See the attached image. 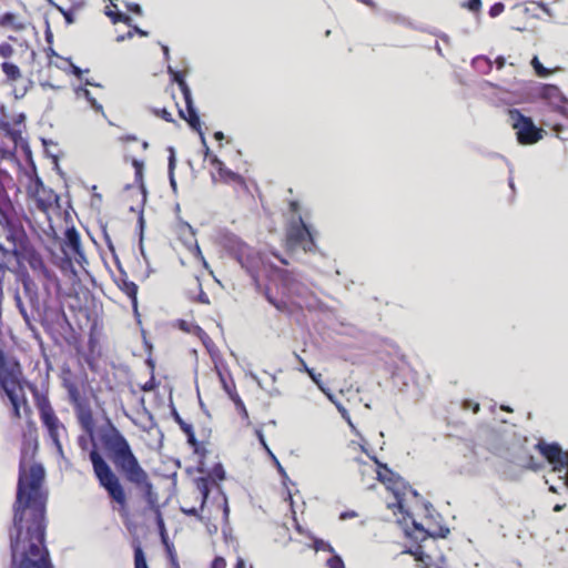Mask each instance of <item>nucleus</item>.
<instances>
[{
	"label": "nucleus",
	"instance_id": "f257e3e1",
	"mask_svg": "<svg viewBox=\"0 0 568 568\" xmlns=\"http://www.w3.org/2000/svg\"><path fill=\"white\" fill-rule=\"evenodd\" d=\"M44 466H19L12 526L9 529L10 568H54L45 544L48 491L43 489Z\"/></svg>",
	"mask_w": 568,
	"mask_h": 568
},
{
	"label": "nucleus",
	"instance_id": "c756f323",
	"mask_svg": "<svg viewBox=\"0 0 568 568\" xmlns=\"http://www.w3.org/2000/svg\"><path fill=\"white\" fill-rule=\"evenodd\" d=\"M384 17H385V20L388 22L402 24V26H405V27H408L410 29L418 30V31H425V29L423 27L416 26L407 17H405L400 13H397L394 11H386L384 13Z\"/></svg>",
	"mask_w": 568,
	"mask_h": 568
},
{
	"label": "nucleus",
	"instance_id": "bf43d9fd",
	"mask_svg": "<svg viewBox=\"0 0 568 568\" xmlns=\"http://www.w3.org/2000/svg\"><path fill=\"white\" fill-rule=\"evenodd\" d=\"M505 10V4L503 2H496L489 8V16L491 18L498 17Z\"/></svg>",
	"mask_w": 568,
	"mask_h": 568
},
{
	"label": "nucleus",
	"instance_id": "a18cd8bd",
	"mask_svg": "<svg viewBox=\"0 0 568 568\" xmlns=\"http://www.w3.org/2000/svg\"><path fill=\"white\" fill-rule=\"evenodd\" d=\"M530 64L538 77L545 78L549 74L548 69L544 67V64L539 61L537 55L532 57Z\"/></svg>",
	"mask_w": 568,
	"mask_h": 568
},
{
	"label": "nucleus",
	"instance_id": "5701e85b",
	"mask_svg": "<svg viewBox=\"0 0 568 568\" xmlns=\"http://www.w3.org/2000/svg\"><path fill=\"white\" fill-rule=\"evenodd\" d=\"M171 416L173 420L180 426L181 430L186 436V443L187 444H197V438L193 428V425L190 423H186L181 415L179 414L178 409L174 407V405L171 406Z\"/></svg>",
	"mask_w": 568,
	"mask_h": 568
},
{
	"label": "nucleus",
	"instance_id": "338daca9",
	"mask_svg": "<svg viewBox=\"0 0 568 568\" xmlns=\"http://www.w3.org/2000/svg\"><path fill=\"white\" fill-rule=\"evenodd\" d=\"M265 297L267 300V302L270 304H272L275 308H277L278 311H283L285 308V303L283 302H278L276 298H274L272 295H270L268 293L265 294Z\"/></svg>",
	"mask_w": 568,
	"mask_h": 568
},
{
	"label": "nucleus",
	"instance_id": "5fc2aeb1",
	"mask_svg": "<svg viewBox=\"0 0 568 568\" xmlns=\"http://www.w3.org/2000/svg\"><path fill=\"white\" fill-rule=\"evenodd\" d=\"M337 410L339 412L343 419L351 426V428L355 432L356 435H358V432L356 430L354 424L352 423L351 415L348 410L344 407V405H337Z\"/></svg>",
	"mask_w": 568,
	"mask_h": 568
},
{
	"label": "nucleus",
	"instance_id": "423d86ee",
	"mask_svg": "<svg viewBox=\"0 0 568 568\" xmlns=\"http://www.w3.org/2000/svg\"><path fill=\"white\" fill-rule=\"evenodd\" d=\"M535 448L539 454L552 466L555 473H562L559 478L564 481V485L568 488V450H564L559 443L551 442L547 443L544 439H539L535 445Z\"/></svg>",
	"mask_w": 568,
	"mask_h": 568
},
{
	"label": "nucleus",
	"instance_id": "f8f14e48",
	"mask_svg": "<svg viewBox=\"0 0 568 568\" xmlns=\"http://www.w3.org/2000/svg\"><path fill=\"white\" fill-rule=\"evenodd\" d=\"M371 459L378 467L377 479L390 487H405L407 481L397 473L393 471L387 464L382 463L376 456H372Z\"/></svg>",
	"mask_w": 568,
	"mask_h": 568
},
{
	"label": "nucleus",
	"instance_id": "a211bd4d",
	"mask_svg": "<svg viewBox=\"0 0 568 568\" xmlns=\"http://www.w3.org/2000/svg\"><path fill=\"white\" fill-rule=\"evenodd\" d=\"M118 287L130 298L132 304V310L136 317L140 316L138 308V291L139 286L130 281L125 274V272L121 271V276L116 281Z\"/></svg>",
	"mask_w": 568,
	"mask_h": 568
},
{
	"label": "nucleus",
	"instance_id": "412c9836",
	"mask_svg": "<svg viewBox=\"0 0 568 568\" xmlns=\"http://www.w3.org/2000/svg\"><path fill=\"white\" fill-rule=\"evenodd\" d=\"M255 434H256V437L258 439V443L261 444V446L264 448V450L267 453V455L271 457V459L273 460L274 465L276 466V469H277L278 474L282 477L283 485L286 486V483L290 481L287 473L284 469V467L281 465V463L277 459V457L273 454V452L271 450L270 446L267 445V442L265 439L263 430L262 429H256Z\"/></svg>",
	"mask_w": 568,
	"mask_h": 568
},
{
	"label": "nucleus",
	"instance_id": "2f4dec72",
	"mask_svg": "<svg viewBox=\"0 0 568 568\" xmlns=\"http://www.w3.org/2000/svg\"><path fill=\"white\" fill-rule=\"evenodd\" d=\"M132 166L134 168L135 182L139 184L140 191L143 195V201H145L148 191L143 181L144 162L142 160L133 159Z\"/></svg>",
	"mask_w": 568,
	"mask_h": 568
},
{
	"label": "nucleus",
	"instance_id": "f3484780",
	"mask_svg": "<svg viewBox=\"0 0 568 568\" xmlns=\"http://www.w3.org/2000/svg\"><path fill=\"white\" fill-rule=\"evenodd\" d=\"M75 416L81 428L89 435L93 436L95 430V423L90 403H85L74 408Z\"/></svg>",
	"mask_w": 568,
	"mask_h": 568
},
{
	"label": "nucleus",
	"instance_id": "7ed1b4c3",
	"mask_svg": "<svg viewBox=\"0 0 568 568\" xmlns=\"http://www.w3.org/2000/svg\"><path fill=\"white\" fill-rule=\"evenodd\" d=\"M89 458L99 485L108 493L109 497L113 501L120 505L121 508H126L128 500L124 488L119 477L114 474L111 466L106 463L95 446L89 453Z\"/></svg>",
	"mask_w": 568,
	"mask_h": 568
},
{
	"label": "nucleus",
	"instance_id": "79ce46f5",
	"mask_svg": "<svg viewBox=\"0 0 568 568\" xmlns=\"http://www.w3.org/2000/svg\"><path fill=\"white\" fill-rule=\"evenodd\" d=\"M105 14L111 19V21L113 23L123 22V23L128 24L129 27H131L132 18L124 12H121V11L115 12V11L108 9L105 11Z\"/></svg>",
	"mask_w": 568,
	"mask_h": 568
},
{
	"label": "nucleus",
	"instance_id": "7c9ffc66",
	"mask_svg": "<svg viewBox=\"0 0 568 568\" xmlns=\"http://www.w3.org/2000/svg\"><path fill=\"white\" fill-rule=\"evenodd\" d=\"M169 158H168V175H169V182H170V186L172 189V192L174 194H178V183H176V180H175V174H174V171H175V168H176V155H175V150L173 146H169Z\"/></svg>",
	"mask_w": 568,
	"mask_h": 568
},
{
	"label": "nucleus",
	"instance_id": "c03bdc74",
	"mask_svg": "<svg viewBox=\"0 0 568 568\" xmlns=\"http://www.w3.org/2000/svg\"><path fill=\"white\" fill-rule=\"evenodd\" d=\"M389 489L394 493V496L396 498V504H394V507H396L400 514L406 516L407 510L404 507V497H403L404 493L399 491V487H390L389 486Z\"/></svg>",
	"mask_w": 568,
	"mask_h": 568
},
{
	"label": "nucleus",
	"instance_id": "4be33fe9",
	"mask_svg": "<svg viewBox=\"0 0 568 568\" xmlns=\"http://www.w3.org/2000/svg\"><path fill=\"white\" fill-rule=\"evenodd\" d=\"M132 484L136 486H142L144 488V498L148 503V506L151 510H155L160 508V505L158 504V494L153 489L152 483L149 480L148 473L145 471V476L140 481H131Z\"/></svg>",
	"mask_w": 568,
	"mask_h": 568
},
{
	"label": "nucleus",
	"instance_id": "473e14b6",
	"mask_svg": "<svg viewBox=\"0 0 568 568\" xmlns=\"http://www.w3.org/2000/svg\"><path fill=\"white\" fill-rule=\"evenodd\" d=\"M0 26L2 28L11 27L16 31H21L26 28L23 22L18 21L17 16L13 12H4L0 18Z\"/></svg>",
	"mask_w": 568,
	"mask_h": 568
},
{
	"label": "nucleus",
	"instance_id": "c9c22d12",
	"mask_svg": "<svg viewBox=\"0 0 568 568\" xmlns=\"http://www.w3.org/2000/svg\"><path fill=\"white\" fill-rule=\"evenodd\" d=\"M307 537L313 540L312 547L314 548L315 551L323 550L334 554L335 549L328 541L316 537L315 535H313L312 531H307Z\"/></svg>",
	"mask_w": 568,
	"mask_h": 568
},
{
	"label": "nucleus",
	"instance_id": "e2e57ef3",
	"mask_svg": "<svg viewBox=\"0 0 568 568\" xmlns=\"http://www.w3.org/2000/svg\"><path fill=\"white\" fill-rule=\"evenodd\" d=\"M165 549H166V552H168V556H169V558H170L171 564H172L175 568H180V566H179V561H178V557H176V554H175V550H174V546H173V545H170V546H168Z\"/></svg>",
	"mask_w": 568,
	"mask_h": 568
},
{
	"label": "nucleus",
	"instance_id": "f704fd0d",
	"mask_svg": "<svg viewBox=\"0 0 568 568\" xmlns=\"http://www.w3.org/2000/svg\"><path fill=\"white\" fill-rule=\"evenodd\" d=\"M295 356L301 364L300 371L306 373L318 388L320 385L323 384L322 375L316 373L314 368L308 367L306 362L300 355L295 354Z\"/></svg>",
	"mask_w": 568,
	"mask_h": 568
},
{
	"label": "nucleus",
	"instance_id": "4468645a",
	"mask_svg": "<svg viewBox=\"0 0 568 568\" xmlns=\"http://www.w3.org/2000/svg\"><path fill=\"white\" fill-rule=\"evenodd\" d=\"M23 250L22 257L27 260L28 264L33 271H39L45 278H51V271L47 267L42 256L31 245L21 243Z\"/></svg>",
	"mask_w": 568,
	"mask_h": 568
},
{
	"label": "nucleus",
	"instance_id": "2eb2a0df",
	"mask_svg": "<svg viewBox=\"0 0 568 568\" xmlns=\"http://www.w3.org/2000/svg\"><path fill=\"white\" fill-rule=\"evenodd\" d=\"M184 102H185V111H183L182 109H179L180 118L183 119L184 121H186L190 129L195 131L196 133H199L200 131H203L200 114L194 104L193 97L190 95L189 98H184Z\"/></svg>",
	"mask_w": 568,
	"mask_h": 568
},
{
	"label": "nucleus",
	"instance_id": "37998d69",
	"mask_svg": "<svg viewBox=\"0 0 568 568\" xmlns=\"http://www.w3.org/2000/svg\"><path fill=\"white\" fill-rule=\"evenodd\" d=\"M229 398L233 402V404H234V406H235L236 410H237V412H239V414L242 416V418H244V419H248V413H247V409H246V407H245L244 402H243V400H242V398L240 397V395H239L237 393H234V394H231V397H229Z\"/></svg>",
	"mask_w": 568,
	"mask_h": 568
},
{
	"label": "nucleus",
	"instance_id": "72a5a7b5",
	"mask_svg": "<svg viewBox=\"0 0 568 568\" xmlns=\"http://www.w3.org/2000/svg\"><path fill=\"white\" fill-rule=\"evenodd\" d=\"M134 568H149L146 556L139 540L133 542Z\"/></svg>",
	"mask_w": 568,
	"mask_h": 568
},
{
	"label": "nucleus",
	"instance_id": "1a4fd4ad",
	"mask_svg": "<svg viewBox=\"0 0 568 568\" xmlns=\"http://www.w3.org/2000/svg\"><path fill=\"white\" fill-rule=\"evenodd\" d=\"M21 375V366L19 362L8 365L4 355H0V387L6 392L8 388H14Z\"/></svg>",
	"mask_w": 568,
	"mask_h": 568
},
{
	"label": "nucleus",
	"instance_id": "39448f33",
	"mask_svg": "<svg viewBox=\"0 0 568 568\" xmlns=\"http://www.w3.org/2000/svg\"><path fill=\"white\" fill-rule=\"evenodd\" d=\"M508 116L519 144L531 145L542 139L544 130L535 124L532 118L515 108L508 110Z\"/></svg>",
	"mask_w": 568,
	"mask_h": 568
},
{
	"label": "nucleus",
	"instance_id": "0e129e2a",
	"mask_svg": "<svg viewBox=\"0 0 568 568\" xmlns=\"http://www.w3.org/2000/svg\"><path fill=\"white\" fill-rule=\"evenodd\" d=\"M192 448H193V453L195 455H199L201 456V458H204V456L206 455L207 450L206 448L202 445V443H200L197 440V444H189Z\"/></svg>",
	"mask_w": 568,
	"mask_h": 568
},
{
	"label": "nucleus",
	"instance_id": "bb28decb",
	"mask_svg": "<svg viewBox=\"0 0 568 568\" xmlns=\"http://www.w3.org/2000/svg\"><path fill=\"white\" fill-rule=\"evenodd\" d=\"M194 483L196 485V488L201 493V504L200 509L203 510L206 506V503L210 498V494L213 487V483L209 477H197L194 479Z\"/></svg>",
	"mask_w": 568,
	"mask_h": 568
},
{
	"label": "nucleus",
	"instance_id": "9b49d317",
	"mask_svg": "<svg viewBox=\"0 0 568 568\" xmlns=\"http://www.w3.org/2000/svg\"><path fill=\"white\" fill-rule=\"evenodd\" d=\"M81 246L80 233L74 226H68L64 231V237L61 245V251L64 255V262L72 267V253H79Z\"/></svg>",
	"mask_w": 568,
	"mask_h": 568
},
{
	"label": "nucleus",
	"instance_id": "6e6d98bb",
	"mask_svg": "<svg viewBox=\"0 0 568 568\" xmlns=\"http://www.w3.org/2000/svg\"><path fill=\"white\" fill-rule=\"evenodd\" d=\"M450 530L447 526L442 525L438 527V530L430 531L429 538L437 539V538H447Z\"/></svg>",
	"mask_w": 568,
	"mask_h": 568
},
{
	"label": "nucleus",
	"instance_id": "3c124183",
	"mask_svg": "<svg viewBox=\"0 0 568 568\" xmlns=\"http://www.w3.org/2000/svg\"><path fill=\"white\" fill-rule=\"evenodd\" d=\"M69 64H70V73L74 77H77L78 79H82V75L84 73H88L89 72V69H81L79 65L74 64L71 60V58H63Z\"/></svg>",
	"mask_w": 568,
	"mask_h": 568
},
{
	"label": "nucleus",
	"instance_id": "f03ea898",
	"mask_svg": "<svg viewBox=\"0 0 568 568\" xmlns=\"http://www.w3.org/2000/svg\"><path fill=\"white\" fill-rule=\"evenodd\" d=\"M100 442L109 458L128 481H140L144 478L145 470L133 454L128 439L109 417L100 430Z\"/></svg>",
	"mask_w": 568,
	"mask_h": 568
},
{
	"label": "nucleus",
	"instance_id": "6e6552de",
	"mask_svg": "<svg viewBox=\"0 0 568 568\" xmlns=\"http://www.w3.org/2000/svg\"><path fill=\"white\" fill-rule=\"evenodd\" d=\"M540 97L548 101L554 111L568 119V98L556 84H544Z\"/></svg>",
	"mask_w": 568,
	"mask_h": 568
},
{
	"label": "nucleus",
	"instance_id": "680f3d73",
	"mask_svg": "<svg viewBox=\"0 0 568 568\" xmlns=\"http://www.w3.org/2000/svg\"><path fill=\"white\" fill-rule=\"evenodd\" d=\"M199 136H200V140H201V144L203 146V154H204V158H209L210 155H212V151L211 149L209 148L207 145V142H206V138H205V134L203 131H200L199 133Z\"/></svg>",
	"mask_w": 568,
	"mask_h": 568
},
{
	"label": "nucleus",
	"instance_id": "a878e982",
	"mask_svg": "<svg viewBox=\"0 0 568 568\" xmlns=\"http://www.w3.org/2000/svg\"><path fill=\"white\" fill-rule=\"evenodd\" d=\"M34 396L42 423L45 422L48 417L58 418L48 397L40 396L37 388H34Z\"/></svg>",
	"mask_w": 568,
	"mask_h": 568
},
{
	"label": "nucleus",
	"instance_id": "69168bd1",
	"mask_svg": "<svg viewBox=\"0 0 568 568\" xmlns=\"http://www.w3.org/2000/svg\"><path fill=\"white\" fill-rule=\"evenodd\" d=\"M197 329L200 332V337H201L203 344L205 345L207 351L211 353L212 352L211 346H213V342L211 341L209 335L201 327L197 326Z\"/></svg>",
	"mask_w": 568,
	"mask_h": 568
},
{
	"label": "nucleus",
	"instance_id": "864d4df0",
	"mask_svg": "<svg viewBox=\"0 0 568 568\" xmlns=\"http://www.w3.org/2000/svg\"><path fill=\"white\" fill-rule=\"evenodd\" d=\"M55 9L63 16L67 24H73L75 21V17L72 10L64 9L61 6H55Z\"/></svg>",
	"mask_w": 568,
	"mask_h": 568
},
{
	"label": "nucleus",
	"instance_id": "ea45409f",
	"mask_svg": "<svg viewBox=\"0 0 568 568\" xmlns=\"http://www.w3.org/2000/svg\"><path fill=\"white\" fill-rule=\"evenodd\" d=\"M217 173H219L220 178H221L224 182H230V181H234V182H243L242 176H241L239 173H236V172H234V171H232V170L227 169V168L225 166V164H223V165L219 169Z\"/></svg>",
	"mask_w": 568,
	"mask_h": 568
},
{
	"label": "nucleus",
	"instance_id": "4c0bfd02",
	"mask_svg": "<svg viewBox=\"0 0 568 568\" xmlns=\"http://www.w3.org/2000/svg\"><path fill=\"white\" fill-rule=\"evenodd\" d=\"M1 70L10 81H17L21 77L19 67L13 62H2Z\"/></svg>",
	"mask_w": 568,
	"mask_h": 568
},
{
	"label": "nucleus",
	"instance_id": "393cba45",
	"mask_svg": "<svg viewBox=\"0 0 568 568\" xmlns=\"http://www.w3.org/2000/svg\"><path fill=\"white\" fill-rule=\"evenodd\" d=\"M47 428L49 437L52 443L57 447V450L62 454V445L59 439V428L62 426L59 418H50L48 417L45 422L42 423Z\"/></svg>",
	"mask_w": 568,
	"mask_h": 568
},
{
	"label": "nucleus",
	"instance_id": "b1692460",
	"mask_svg": "<svg viewBox=\"0 0 568 568\" xmlns=\"http://www.w3.org/2000/svg\"><path fill=\"white\" fill-rule=\"evenodd\" d=\"M168 73L170 75L171 81L178 84V87L181 90V93L183 95V99L192 95V91H191L189 84L186 83L185 75L182 71L176 70V69L172 68L171 65H168Z\"/></svg>",
	"mask_w": 568,
	"mask_h": 568
},
{
	"label": "nucleus",
	"instance_id": "13d9d810",
	"mask_svg": "<svg viewBox=\"0 0 568 568\" xmlns=\"http://www.w3.org/2000/svg\"><path fill=\"white\" fill-rule=\"evenodd\" d=\"M200 510L199 508L196 507H190V508H185V507H181V511L186 515V516H192V517H195L197 518L200 521H203V516L200 514Z\"/></svg>",
	"mask_w": 568,
	"mask_h": 568
},
{
	"label": "nucleus",
	"instance_id": "ddd939ff",
	"mask_svg": "<svg viewBox=\"0 0 568 568\" xmlns=\"http://www.w3.org/2000/svg\"><path fill=\"white\" fill-rule=\"evenodd\" d=\"M34 185V192L38 195L37 197V206L41 211H47L51 204L52 199L55 201L59 200V195L53 192L51 189H47L42 179L39 175H36V178L32 180Z\"/></svg>",
	"mask_w": 568,
	"mask_h": 568
},
{
	"label": "nucleus",
	"instance_id": "e433bc0d",
	"mask_svg": "<svg viewBox=\"0 0 568 568\" xmlns=\"http://www.w3.org/2000/svg\"><path fill=\"white\" fill-rule=\"evenodd\" d=\"M136 227L139 230V248L141 252L142 257L148 263V255L144 250L143 241H144V230H145V220L143 216V211L140 212L138 221H136Z\"/></svg>",
	"mask_w": 568,
	"mask_h": 568
},
{
	"label": "nucleus",
	"instance_id": "de8ad7c7",
	"mask_svg": "<svg viewBox=\"0 0 568 568\" xmlns=\"http://www.w3.org/2000/svg\"><path fill=\"white\" fill-rule=\"evenodd\" d=\"M480 62H484L486 65V69L483 70V72L488 73L493 68V63H491L490 59L485 55H477L476 58L473 59L471 64L474 68L480 69V65H479Z\"/></svg>",
	"mask_w": 568,
	"mask_h": 568
},
{
	"label": "nucleus",
	"instance_id": "a19ab883",
	"mask_svg": "<svg viewBox=\"0 0 568 568\" xmlns=\"http://www.w3.org/2000/svg\"><path fill=\"white\" fill-rule=\"evenodd\" d=\"M206 477H209L212 483L224 480L226 477V473L222 463L214 464V466L209 471V475Z\"/></svg>",
	"mask_w": 568,
	"mask_h": 568
},
{
	"label": "nucleus",
	"instance_id": "dca6fc26",
	"mask_svg": "<svg viewBox=\"0 0 568 568\" xmlns=\"http://www.w3.org/2000/svg\"><path fill=\"white\" fill-rule=\"evenodd\" d=\"M4 179H10L9 173L0 168V223L8 222L11 219L13 205L3 184Z\"/></svg>",
	"mask_w": 568,
	"mask_h": 568
},
{
	"label": "nucleus",
	"instance_id": "58836bf2",
	"mask_svg": "<svg viewBox=\"0 0 568 568\" xmlns=\"http://www.w3.org/2000/svg\"><path fill=\"white\" fill-rule=\"evenodd\" d=\"M517 464L521 467L535 471L540 470L542 468V464L536 463L534 456L530 454H526L525 456L518 458Z\"/></svg>",
	"mask_w": 568,
	"mask_h": 568
},
{
	"label": "nucleus",
	"instance_id": "20e7f679",
	"mask_svg": "<svg viewBox=\"0 0 568 568\" xmlns=\"http://www.w3.org/2000/svg\"><path fill=\"white\" fill-rule=\"evenodd\" d=\"M286 236L291 247H301L305 253L317 251L315 232L300 214L290 221Z\"/></svg>",
	"mask_w": 568,
	"mask_h": 568
},
{
	"label": "nucleus",
	"instance_id": "aec40b11",
	"mask_svg": "<svg viewBox=\"0 0 568 568\" xmlns=\"http://www.w3.org/2000/svg\"><path fill=\"white\" fill-rule=\"evenodd\" d=\"M6 237H7L8 242H11L13 244V248L11 250V254L17 260L22 258V253H23V250H21L22 241L27 245H30L26 232L23 230H21L20 232H17L14 230H10Z\"/></svg>",
	"mask_w": 568,
	"mask_h": 568
},
{
	"label": "nucleus",
	"instance_id": "9d476101",
	"mask_svg": "<svg viewBox=\"0 0 568 568\" xmlns=\"http://www.w3.org/2000/svg\"><path fill=\"white\" fill-rule=\"evenodd\" d=\"M398 524L403 526L405 535L415 541H424L429 538L430 530L418 523L409 511H406V516L399 519Z\"/></svg>",
	"mask_w": 568,
	"mask_h": 568
},
{
	"label": "nucleus",
	"instance_id": "4d7b16f0",
	"mask_svg": "<svg viewBox=\"0 0 568 568\" xmlns=\"http://www.w3.org/2000/svg\"><path fill=\"white\" fill-rule=\"evenodd\" d=\"M153 112L155 115L160 116L161 119H163L166 122H170V123L175 122L171 112L166 108L154 109Z\"/></svg>",
	"mask_w": 568,
	"mask_h": 568
},
{
	"label": "nucleus",
	"instance_id": "c85d7f7f",
	"mask_svg": "<svg viewBox=\"0 0 568 568\" xmlns=\"http://www.w3.org/2000/svg\"><path fill=\"white\" fill-rule=\"evenodd\" d=\"M74 93L78 98H84L95 112H99L105 116L103 105L97 101V99L91 94L90 90L83 85H79L74 89Z\"/></svg>",
	"mask_w": 568,
	"mask_h": 568
},
{
	"label": "nucleus",
	"instance_id": "8fccbe9b",
	"mask_svg": "<svg viewBox=\"0 0 568 568\" xmlns=\"http://www.w3.org/2000/svg\"><path fill=\"white\" fill-rule=\"evenodd\" d=\"M326 566L328 568H345L343 558L335 551L332 554V557L326 560Z\"/></svg>",
	"mask_w": 568,
	"mask_h": 568
},
{
	"label": "nucleus",
	"instance_id": "0eeeda50",
	"mask_svg": "<svg viewBox=\"0 0 568 568\" xmlns=\"http://www.w3.org/2000/svg\"><path fill=\"white\" fill-rule=\"evenodd\" d=\"M222 245L230 256L235 258L247 272H251L254 264V250L250 245L233 233H226L222 237Z\"/></svg>",
	"mask_w": 568,
	"mask_h": 568
},
{
	"label": "nucleus",
	"instance_id": "49530a36",
	"mask_svg": "<svg viewBox=\"0 0 568 568\" xmlns=\"http://www.w3.org/2000/svg\"><path fill=\"white\" fill-rule=\"evenodd\" d=\"M285 500L290 501V505H291V508H292V513H293V519H294V523H295V529L297 532L300 534H303L305 536H307V531L308 530H305L302 525L297 521L296 519V513L294 510V501H293V496H292V493L291 490H287V496L285 497Z\"/></svg>",
	"mask_w": 568,
	"mask_h": 568
},
{
	"label": "nucleus",
	"instance_id": "6ab92c4d",
	"mask_svg": "<svg viewBox=\"0 0 568 568\" xmlns=\"http://www.w3.org/2000/svg\"><path fill=\"white\" fill-rule=\"evenodd\" d=\"M4 393L12 406V416L14 418H17V419L21 418V412H20L21 405H23V409H24L26 414L31 413V408H30L24 395L22 396V402H21L16 388H8V389H6Z\"/></svg>",
	"mask_w": 568,
	"mask_h": 568
},
{
	"label": "nucleus",
	"instance_id": "09e8293b",
	"mask_svg": "<svg viewBox=\"0 0 568 568\" xmlns=\"http://www.w3.org/2000/svg\"><path fill=\"white\" fill-rule=\"evenodd\" d=\"M217 376H219L220 383L222 385V388L224 389V392L227 394L229 397H231V394L236 393L234 383H232V385H230L229 382L226 381L224 374L220 369H217Z\"/></svg>",
	"mask_w": 568,
	"mask_h": 568
},
{
	"label": "nucleus",
	"instance_id": "774afa93",
	"mask_svg": "<svg viewBox=\"0 0 568 568\" xmlns=\"http://www.w3.org/2000/svg\"><path fill=\"white\" fill-rule=\"evenodd\" d=\"M318 389L326 396V398L331 403L336 398L335 394L324 383L320 385Z\"/></svg>",
	"mask_w": 568,
	"mask_h": 568
},
{
	"label": "nucleus",
	"instance_id": "052dcab7",
	"mask_svg": "<svg viewBox=\"0 0 568 568\" xmlns=\"http://www.w3.org/2000/svg\"><path fill=\"white\" fill-rule=\"evenodd\" d=\"M13 54V48L8 42L0 43V55L2 58H10Z\"/></svg>",
	"mask_w": 568,
	"mask_h": 568
},
{
	"label": "nucleus",
	"instance_id": "603ef678",
	"mask_svg": "<svg viewBox=\"0 0 568 568\" xmlns=\"http://www.w3.org/2000/svg\"><path fill=\"white\" fill-rule=\"evenodd\" d=\"M152 511L155 515V524H156L159 534L160 535H165L166 528H165V523H164V519H163V515H162L161 508L152 510Z\"/></svg>",
	"mask_w": 568,
	"mask_h": 568
},
{
	"label": "nucleus",
	"instance_id": "cd10ccee",
	"mask_svg": "<svg viewBox=\"0 0 568 568\" xmlns=\"http://www.w3.org/2000/svg\"><path fill=\"white\" fill-rule=\"evenodd\" d=\"M64 386L68 392V397L73 408H77L85 403H88V398L81 395L79 387L72 382H65Z\"/></svg>",
	"mask_w": 568,
	"mask_h": 568
}]
</instances>
